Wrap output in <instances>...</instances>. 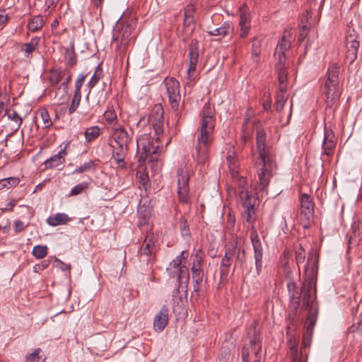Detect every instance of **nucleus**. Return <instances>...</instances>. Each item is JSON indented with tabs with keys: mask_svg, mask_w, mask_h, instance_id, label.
<instances>
[{
	"mask_svg": "<svg viewBox=\"0 0 362 362\" xmlns=\"http://www.w3.org/2000/svg\"><path fill=\"white\" fill-rule=\"evenodd\" d=\"M317 271L318 258L313 251H310L308 254V260L305 266V273L307 279L302 284L300 291L297 288L296 283L293 281H289L287 283L288 291L294 310L296 311L301 306V308L309 310L306 320L307 325L303 332V334L308 337H313L314 327L317 317V310H313L314 300L310 295Z\"/></svg>",
	"mask_w": 362,
	"mask_h": 362,
	"instance_id": "1",
	"label": "nucleus"
},
{
	"mask_svg": "<svg viewBox=\"0 0 362 362\" xmlns=\"http://www.w3.org/2000/svg\"><path fill=\"white\" fill-rule=\"evenodd\" d=\"M317 271L318 258L313 251H310L308 254V260L305 266V273L307 279L302 284L300 291L297 288L296 283L293 281H289L287 283L288 291L294 310L296 311L301 306V308L309 310L306 320L307 325L303 332V334L308 337H313L314 327L317 317V310H313L314 300L310 295Z\"/></svg>",
	"mask_w": 362,
	"mask_h": 362,
	"instance_id": "2",
	"label": "nucleus"
},
{
	"mask_svg": "<svg viewBox=\"0 0 362 362\" xmlns=\"http://www.w3.org/2000/svg\"><path fill=\"white\" fill-rule=\"evenodd\" d=\"M200 134L197 138V160L204 165L209 158V145L214 134L216 118L210 105L206 103L201 112Z\"/></svg>",
	"mask_w": 362,
	"mask_h": 362,
	"instance_id": "3",
	"label": "nucleus"
},
{
	"mask_svg": "<svg viewBox=\"0 0 362 362\" xmlns=\"http://www.w3.org/2000/svg\"><path fill=\"white\" fill-rule=\"evenodd\" d=\"M136 26V18L127 15L122 16L115 23L112 30V45L115 47V52L122 59L126 55L133 40L132 34Z\"/></svg>",
	"mask_w": 362,
	"mask_h": 362,
	"instance_id": "4",
	"label": "nucleus"
},
{
	"mask_svg": "<svg viewBox=\"0 0 362 362\" xmlns=\"http://www.w3.org/2000/svg\"><path fill=\"white\" fill-rule=\"evenodd\" d=\"M266 134L264 129H258L257 130L256 144L259 153V165L262 168L258 172L259 180V187L260 190H264L269 183L272 176V170L274 164L273 160L266 146Z\"/></svg>",
	"mask_w": 362,
	"mask_h": 362,
	"instance_id": "5",
	"label": "nucleus"
},
{
	"mask_svg": "<svg viewBox=\"0 0 362 362\" xmlns=\"http://www.w3.org/2000/svg\"><path fill=\"white\" fill-rule=\"evenodd\" d=\"M111 129L112 139L115 142L112 145V157L119 167H123L125 165L124 158L132 141V135L121 124L115 125Z\"/></svg>",
	"mask_w": 362,
	"mask_h": 362,
	"instance_id": "6",
	"label": "nucleus"
},
{
	"mask_svg": "<svg viewBox=\"0 0 362 362\" xmlns=\"http://www.w3.org/2000/svg\"><path fill=\"white\" fill-rule=\"evenodd\" d=\"M339 68L336 64L329 66L327 71V79L322 87V94L326 104V108H332L341 96L339 85Z\"/></svg>",
	"mask_w": 362,
	"mask_h": 362,
	"instance_id": "7",
	"label": "nucleus"
},
{
	"mask_svg": "<svg viewBox=\"0 0 362 362\" xmlns=\"http://www.w3.org/2000/svg\"><path fill=\"white\" fill-rule=\"evenodd\" d=\"M249 344H245L242 349L243 362H260L262 358V337L257 329V322H253L247 332Z\"/></svg>",
	"mask_w": 362,
	"mask_h": 362,
	"instance_id": "8",
	"label": "nucleus"
},
{
	"mask_svg": "<svg viewBox=\"0 0 362 362\" xmlns=\"http://www.w3.org/2000/svg\"><path fill=\"white\" fill-rule=\"evenodd\" d=\"M178 201L182 204L190 202L189 180V175L186 165H181L177 171Z\"/></svg>",
	"mask_w": 362,
	"mask_h": 362,
	"instance_id": "9",
	"label": "nucleus"
},
{
	"mask_svg": "<svg viewBox=\"0 0 362 362\" xmlns=\"http://www.w3.org/2000/svg\"><path fill=\"white\" fill-rule=\"evenodd\" d=\"M250 238L252 244L255 259V271L252 269L250 273L253 278H257L260 275L263 267V247L262 244L256 230L252 229L250 234Z\"/></svg>",
	"mask_w": 362,
	"mask_h": 362,
	"instance_id": "10",
	"label": "nucleus"
},
{
	"mask_svg": "<svg viewBox=\"0 0 362 362\" xmlns=\"http://www.w3.org/2000/svg\"><path fill=\"white\" fill-rule=\"evenodd\" d=\"M163 108L160 104H156L152 110L149 116V122L155 132L156 141L160 142L163 136Z\"/></svg>",
	"mask_w": 362,
	"mask_h": 362,
	"instance_id": "11",
	"label": "nucleus"
},
{
	"mask_svg": "<svg viewBox=\"0 0 362 362\" xmlns=\"http://www.w3.org/2000/svg\"><path fill=\"white\" fill-rule=\"evenodd\" d=\"M137 148L143 151L144 153L151 154L150 162L154 163L157 161V153L159 146L154 145V141L151 140L150 135L144 134L137 140Z\"/></svg>",
	"mask_w": 362,
	"mask_h": 362,
	"instance_id": "12",
	"label": "nucleus"
},
{
	"mask_svg": "<svg viewBox=\"0 0 362 362\" xmlns=\"http://www.w3.org/2000/svg\"><path fill=\"white\" fill-rule=\"evenodd\" d=\"M168 100L172 109L177 110L180 100V83L174 78L165 80Z\"/></svg>",
	"mask_w": 362,
	"mask_h": 362,
	"instance_id": "13",
	"label": "nucleus"
},
{
	"mask_svg": "<svg viewBox=\"0 0 362 362\" xmlns=\"http://www.w3.org/2000/svg\"><path fill=\"white\" fill-rule=\"evenodd\" d=\"M223 257L231 262L235 258V269L238 265L242 266L245 261V250L243 248L238 247L236 242H233L228 246L225 247V254Z\"/></svg>",
	"mask_w": 362,
	"mask_h": 362,
	"instance_id": "14",
	"label": "nucleus"
},
{
	"mask_svg": "<svg viewBox=\"0 0 362 362\" xmlns=\"http://www.w3.org/2000/svg\"><path fill=\"white\" fill-rule=\"evenodd\" d=\"M155 250V238L153 234H147L138 251V257L141 262L148 264Z\"/></svg>",
	"mask_w": 362,
	"mask_h": 362,
	"instance_id": "15",
	"label": "nucleus"
},
{
	"mask_svg": "<svg viewBox=\"0 0 362 362\" xmlns=\"http://www.w3.org/2000/svg\"><path fill=\"white\" fill-rule=\"evenodd\" d=\"M199 62V42L193 39L189 45V67L187 69L188 77L191 71H194Z\"/></svg>",
	"mask_w": 362,
	"mask_h": 362,
	"instance_id": "16",
	"label": "nucleus"
},
{
	"mask_svg": "<svg viewBox=\"0 0 362 362\" xmlns=\"http://www.w3.org/2000/svg\"><path fill=\"white\" fill-rule=\"evenodd\" d=\"M335 146L336 139L334 134L331 129L325 127L324 130V140L322 143L323 153L328 156H332Z\"/></svg>",
	"mask_w": 362,
	"mask_h": 362,
	"instance_id": "17",
	"label": "nucleus"
},
{
	"mask_svg": "<svg viewBox=\"0 0 362 362\" xmlns=\"http://www.w3.org/2000/svg\"><path fill=\"white\" fill-rule=\"evenodd\" d=\"M346 55L351 62L357 58V52L359 47V42L357 36L355 35H349L346 37Z\"/></svg>",
	"mask_w": 362,
	"mask_h": 362,
	"instance_id": "18",
	"label": "nucleus"
},
{
	"mask_svg": "<svg viewBox=\"0 0 362 362\" xmlns=\"http://www.w3.org/2000/svg\"><path fill=\"white\" fill-rule=\"evenodd\" d=\"M40 41V37L35 36L30 42L21 44L20 50L26 59L33 58V53L38 49Z\"/></svg>",
	"mask_w": 362,
	"mask_h": 362,
	"instance_id": "19",
	"label": "nucleus"
},
{
	"mask_svg": "<svg viewBox=\"0 0 362 362\" xmlns=\"http://www.w3.org/2000/svg\"><path fill=\"white\" fill-rule=\"evenodd\" d=\"M168 322V308L166 305H164L154 318L153 327L156 332H161L165 328Z\"/></svg>",
	"mask_w": 362,
	"mask_h": 362,
	"instance_id": "20",
	"label": "nucleus"
},
{
	"mask_svg": "<svg viewBox=\"0 0 362 362\" xmlns=\"http://www.w3.org/2000/svg\"><path fill=\"white\" fill-rule=\"evenodd\" d=\"M275 71L278 75V90L281 92L287 91L288 71L286 69L281 57L280 61H279V62L275 65Z\"/></svg>",
	"mask_w": 362,
	"mask_h": 362,
	"instance_id": "21",
	"label": "nucleus"
},
{
	"mask_svg": "<svg viewBox=\"0 0 362 362\" xmlns=\"http://www.w3.org/2000/svg\"><path fill=\"white\" fill-rule=\"evenodd\" d=\"M301 216H313L314 204L311 197L308 194H302L300 197Z\"/></svg>",
	"mask_w": 362,
	"mask_h": 362,
	"instance_id": "22",
	"label": "nucleus"
},
{
	"mask_svg": "<svg viewBox=\"0 0 362 362\" xmlns=\"http://www.w3.org/2000/svg\"><path fill=\"white\" fill-rule=\"evenodd\" d=\"M205 255L202 250H196L194 254L191 255V272H204V262Z\"/></svg>",
	"mask_w": 362,
	"mask_h": 362,
	"instance_id": "23",
	"label": "nucleus"
},
{
	"mask_svg": "<svg viewBox=\"0 0 362 362\" xmlns=\"http://www.w3.org/2000/svg\"><path fill=\"white\" fill-rule=\"evenodd\" d=\"M362 232V224L360 221H355L351 226V231L349 234L348 240V246L350 249L353 246H356L361 240V234Z\"/></svg>",
	"mask_w": 362,
	"mask_h": 362,
	"instance_id": "24",
	"label": "nucleus"
},
{
	"mask_svg": "<svg viewBox=\"0 0 362 362\" xmlns=\"http://www.w3.org/2000/svg\"><path fill=\"white\" fill-rule=\"evenodd\" d=\"M204 272L192 273L193 291L191 295L192 298L198 299L200 296V292L202 289V283Z\"/></svg>",
	"mask_w": 362,
	"mask_h": 362,
	"instance_id": "25",
	"label": "nucleus"
},
{
	"mask_svg": "<svg viewBox=\"0 0 362 362\" xmlns=\"http://www.w3.org/2000/svg\"><path fill=\"white\" fill-rule=\"evenodd\" d=\"M233 28L230 22H225L221 27L209 30L207 33L210 36H220L221 37L231 36Z\"/></svg>",
	"mask_w": 362,
	"mask_h": 362,
	"instance_id": "26",
	"label": "nucleus"
},
{
	"mask_svg": "<svg viewBox=\"0 0 362 362\" xmlns=\"http://www.w3.org/2000/svg\"><path fill=\"white\" fill-rule=\"evenodd\" d=\"M64 59L66 64L70 67L77 64V55L75 52L74 42H71L69 46L65 49Z\"/></svg>",
	"mask_w": 362,
	"mask_h": 362,
	"instance_id": "27",
	"label": "nucleus"
},
{
	"mask_svg": "<svg viewBox=\"0 0 362 362\" xmlns=\"http://www.w3.org/2000/svg\"><path fill=\"white\" fill-rule=\"evenodd\" d=\"M232 262L226 258L222 257L220 264V282L219 284H226L228 281V276L230 272V269L232 265Z\"/></svg>",
	"mask_w": 362,
	"mask_h": 362,
	"instance_id": "28",
	"label": "nucleus"
},
{
	"mask_svg": "<svg viewBox=\"0 0 362 362\" xmlns=\"http://www.w3.org/2000/svg\"><path fill=\"white\" fill-rule=\"evenodd\" d=\"M4 115H7L8 119L13 122L12 130L13 132L18 131L23 122L22 117L13 109L6 110L3 116Z\"/></svg>",
	"mask_w": 362,
	"mask_h": 362,
	"instance_id": "29",
	"label": "nucleus"
},
{
	"mask_svg": "<svg viewBox=\"0 0 362 362\" xmlns=\"http://www.w3.org/2000/svg\"><path fill=\"white\" fill-rule=\"evenodd\" d=\"M71 218L64 213H57L54 216H49L47 218V223L51 226H57L59 225L66 224Z\"/></svg>",
	"mask_w": 362,
	"mask_h": 362,
	"instance_id": "30",
	"label": "nucleus"
},
{
	"mask_svg": "<svg viewBox=\"0 0 362 362\" xmlns=\"http://www.w3.org/2000/svg\"><path fill=\"white\" fill-rule=\"evenodd\" d=\"M288 346L290 350V357L292 362H303L301 360L302 354L298 353V342L296 338H290L288 340Z\"/></svg>",
	"mask_w": 362,
	"mask_h": 362,
	"instance_id": "31",
	"label": "nucleus"
},
{
	"mask_svg": "<svg viewBox=\"0 0 362 362\" xmlns=\"http://www.w3.org/2000/svg\"><path fill=\"white\" fill-rule=\"evenodd\" d=\"M188 257V252L187 251H182L180 255L177 256L175 259H173L169 264L168 267L166 269L168 273L169 272H173L176 270L177 269H180L182 267L181 266L182 263L187 259Z\"/></svg>",
	"mask_w": 362,
	"mask_h": 362,
	"instance_id": "32",
	"label": "nucleus"
},
{
	"mask_svg": "<svg viewBox=\"0 0 362 362\" xmlns=\"http://www.w3.org/2000/svg\"><path fill=\"white\" fill-rule=\"evenodd\" d=\"M239 197L245 209H252L255 207L257 199L250 194L247 190H240Z\"/></svg>",
	"mask_w": 362,
	"mask_h": 362,
	"instance_id": "33",
	"label": "nucleus"
},
{
	"mask_svg": "<svg viewBox=\"0 0 362 362\" xmlns=\"http://www.w3.org/2000/svg\"><path fill=\"white\" fill-rule=\"evenodd\" d=\"M46 356L40 348L35 349L25 356V362H45Z\"/></svg>",
	"mask_w": 362,
	"mask_h": 362,
	"instance_id": "34",
	"label": "nucleus"
},
{
	"mask_svg": "<svg viewBox=\"0 0 362 362\" xmlns=\"http://www.w3.org/2000/svg\"><path fill=\"white\" fill-rule=\"evenodd\" d=\"M291 47V42L286 39V35L281 37V41L278 43L276 49V53H278L279 61H280V56L281 61L285 59V52L287 51Z\"/></svg>",
	"mask_w": 362,
	"mask_h": 362,
	"instance_id": "35",
	"label": "nucleus"
},
{
	"mask_svg": "<svg viewBox=\"0 0 362 362\" xmlns=\"http://www.w3.org/2000/svg\"><path fill=\"white\" fill-rule=\"evenodd\" d=\"M275 99V110L276 112H281L288 99L286 91L281 92L280 90H278V92L276 94Z\"/></svg>",
	"mask_w": 362,
	"mask_h": 362,
	"instance_id": "36",
	"label": "nucleus"
},
{
	"mask_svg": "<svg viewBox=\"0 0 362 362\" xmlns=\"http://www.w3.org/2000/svg\"><path fill=\"white\" fill-rule=\"evenodd\" d=\"M44 23L42 16H35L29 21L28 28L30 32L35 33L39 30L43 26Z\"/></svg>",
	"mask_w": 362,
	"mask_h": 362,
	"instance_id": "37",
	"label": "nucleus"
},
{
	"mask_svg": "<svg viewBox=\"0 0 362 362\" xmlns=\"http://www.w3.org/2000/svg\"><path fill=\"white\" fill-rule=\"evenodd\" d=\"M186 272H187V276H186V279H187V282H188L189 281V275L187 272V268L186 266H184L182 265V267L180 268V269H177L175 271H173V272H169L168 275L171 277V278H175L176 279V283L177 284V289L179 288L181 283H182V274Z\"/></svg>",
	"mask_w": 362,
	"mask_h": 362,
	"instance_id": "38",
	"label": "nucleus"
},
{
	"mask_svg": "<svg viewBox=\"0 0 362 362\" xmlns=\"http://www.w3.org/2000/svg\"><path fill=\"white\" fill-rule=\"evenodd\" d=\"M65 162V158H61L57 153L51 156L44 163L45 168H53L57 167Z\"/></svg>",
	"mask_w": 362,
	"mask_h": 362,
	"instance_id": "39",
	"label": "nucleus"
},
{
	"mask_svg": "<svg viewBox=\"0 0 362 362\" xmlns=\"http://www.w3.org/2000/svg\"><path fill=\"white\" fill-rule=\"evenodd\" d=\"M100 132V129L98 126L87 128L84 132L85 139L88 142H90L99 136Z\"/></svg>",
	"mask_w": 362,
	"mask_h": 362,
	"instance_id": "40",
	"label": "nucleus"
},
{
	"mask_svg": "<svg viewBox=\"0 0 362 362\" xmlns=\"http://www.w3.org/2000/svg\"><path fill=\"white\" fill-rule=\"evenodd\" d=\"M37 114L40 115L44 128H49L53 124V120L52 119L48 110L45 108H40L37 111Z\"/></svg>",
	"mask_w": 362,
	"mask_h": 362,
	"instance_id": "41",
	"label": "nucleus"
},
{
	"mask_svg": "<svg viewBox=\"0 0 362 362\" xmlns=\"http://www.w3.org/2000/svg\"><path fill=\"white\" fill-rule=\"evenodd\" d=\"M96 165H97V163H96L95 160H89V161L85 163L83 165H81L77 167L73 171V174L82 173L86 171L93 170V169H95Z\"/></svg>",
	"mask_w": 362,
	"mask_h": 362,
	"instance_id": "42",
	"label": "nucleus"
},
{
	"mask_svg": "<svg viewBox=\"0 0 362 362\" xmlns=\"http://www.w3.org/2000/svg\"><path fill=\"white\" fill-rule=\"evenodd\" d=\"M179 228L182 237H190V230L187 219L181 217L179 221Z\"/></svg>",
	"mask_w": 362,
	"mask_h": 362,
	"instance_id": "43",
	"label": "nucleus"
},
{
	"mask_svg": "<svg viewBox=\"0 0 362 362\" xmlns=\"http://www.w3.org/2000/svg\"><path fill=\"white\" fill-rule=\"evenodd\" d=\"M102 69L100 68V66H98L94 74L92 76L90 80L88 81L87 86L90 89L93 88L99 81V80L102 78Z\"/></svg>",
	"mask_w": 362,
	"mask_h": 362,
	"instance_id": "44",
	"label": "nucleus"
},
{
	"mask_svg": "<svg viewBox=\"0 0 362 362\" xmlns=\"http://www.w3.org/2000/svg\"><path fill=\"white\" fill-rule=\"evenodd\" d=\"M47 254V247L45 245H36L33 247V255L37 259L44 258Z\"/></svg>",
	"mask_w": 362,
	"mask_h": 362,
	"instance_id": "45",
	"label": "nucleus"
},
{
	"mask_svg": "<svg viewBox=\"0 0 362 362\" xmlns=\"http://www.w3.org/2000/svg\"><path fill=\"white\" fill-rule=\"evenodd\" d=\"M104 117L110 125L117 123V114L112 108H108L104 113Z\"/></svg>",
	"mask_w": 362,
	"mask_h": 362,
	"instance_id": "46",
	"label": "nucleus"
},
{
	"mask_svg": "<svg viewBox=\"0 0 362 362\" xmlns=\"http://www.w3.org/2000/svg\"><path fill=\"white\" fill-rule=\"evenodd\" d=\"M88 183L83 182L74 186L69 192V196H76L82 193L88 187Z\"/></svg>",
	"mask_w": 362,
	"mask_h": 362,
	"instance_id": "47",
	"label": "nucleus"
},
{
	"mask_svg": "<svg viewBox=\"0 0 362 362\" xmlns=\"http://www.w3.org/2000/svg\"><path fill=\"white\" fill-rule=\"evenodd\" d=\"M86 76H87L86 74H79L78 76V77L75 81V90H74V94L81 95V89L85 82Z\"/></svg>",
	"mask_w": 362,
	"mask_h": 362,
	"instance_id": "48",
	"label": "nucleus"
},
{
	"mask_svg": "<svg viewBox=\"0 0 362 362\" xmlns=\"http://www.w3.org/2000/svg\"><path fill=\"white\" fill-rule=\"evenodd\" d=\"M81 100V95L74 94L71 104L69 108V115H72L78 109Z\"/></svg>",
	"mask_w": 362,
	"mask_h": 362,
	"instance_id": "49",
	"label": "nucleus"
},
{
	"mask_svg": "<svg viewBox=\"0 0 362 362\" xmlns=\"http://www.w3.org/2000/svg\"><path fill=\"white\" fill-rule=\"evenodd\" d=\"M309 33V26L308 25H303L300 27L298 35V42L302 43L307 38Z\"/></svg>",
	"mask_w": 362,
	"mask_h": 362,
	"instance_id": "50",
	"label": "nucleus"
},
{
	"mask_svg": "<svg viewBox=\"0 0 362 362\" xmlns=\"http://www.w3.org/2000/svg\"><path fill=\"white\" fill-rule=\"evenodd\" d=\"M60 75H66L64 80L62 81V86H64L65 89H67L68 84L71 80L72 74L69 69H65L61 71Z\"/></svg>",
	"mask_w": 362,
	"mask_h": 362,
	"instance_id": "51",
	"label": "nucleus"
},
{
	"mask_svg": "<svg viewBox=\"0 0 362 362\" xmlns=\"http://www.w3.org/2000/svg\"><path fill=\"white\" fill-rule=\"evenodd\" d=\"M305 259V252L302 247L296 250V261L298 265L303 263Z\"/></svg>",
	"mask_w": 362,
	"mask_h": 362,
	"instance_id": "52",
	"label": "nucleus"
},
{
	"mask_svg": "<svg viewBox=\"0 0 362 362\" xmlns=\"http://www.w3.org/2000/svg\"><path fill=\"white\" fill-rule=\"evenodd\" d=\"M248 119H245L243 124V139L244 142H245L247 139H249L251 136V132L250 130L247 129V125Z\"/></svg>",
	"mask_w": 362,
	"mask_h": 362,
	"instance_id": "53",
	"label": "nucleus"
},
{
	"mask_svg": "<svg viewBox=\"0 0 362 362\" xmlns=\"http://www.w3.org/2000/svg\"><path fill=\"white\" fill-rule=\"evenodd\" d=\"M245 213L246 214V221L248 223H252L255 220V208L253 207L252 209H245Z\"/></svg>",
	"mask_w": 362,
	"mask_h": 362,
	"instance_id": "54",
	"label": "nucleus"
},
{
	"mask_svg": "<svg viewBox=\"0 0 362 362\" xmlns=\"http://www.w3.org/2000/svg\"><path fill=\"white\" fill-rule=\"evenodd\" d=\"M49 264H50V260L49 259H44L40 263L37 264L34 267V270L36 272H40V271H43L44 269H45L46 268L48 267Z\"/></svg>",
	"mask_w": 362,
	"mask_h": 362,
	"instance_id": "55",
	"label": "nucleus"
},
{
	"mask_svg": "<svg viewBox=\"0 0 362 362\" xmlns=\"http://www.w3.org/2000/svg\"><path fill=\"white\" fill-rule=\"evenodd\" d=\"M195 7L193 4H189L185 9V18H194Z\"/></svg>",
	"mask_w": 362,
	"mask_h": 362,
	"instance_id": "56",
	"label": "nucleus"
},
{
	"mask_svg": "<svg viewBox=\"0 0 362 362\" xmlns=\"http://www.w3.org/2000/svg\"><path fill=\"white\" fill-rule=\"evenodd\" d=\"M55 262L57 263V266L59 268H60V269H62L63 272L69 271L71 268V264H66L57 258L55 259Z\"/></svg>",
	"mask_w": 362,
	"mask_h": 362,
	"instance_id": "57",
	"label": "nucleus"
},
{
	"mask_svg": "<svg viewBox=\"0 0 362 362\" xmlns=\"http://www.w3.org/2000/svg\"><path fill=\"white\" fill-rule=\"evenodd\" d=\"M27 226L28 224L25 225L24 223L20 220L16 221L14 223L15 232L18 233L23 231Z\"/></svg>",
	"mask_w": 362,
	"mask_h": 362,
	"instance_id": "58",
	"label": "nucleus"
},
{
	"mask_svg": "<svg viewBox=\"0 0 362 362\" xmlns=\"http://www.w3.org/2000/svg\"><path fill=\"white\" fill-rule=\"evenodd\" d=\"M313 216H300V223L305 228H308L310 226Z\"/></svg>",
	"mask_w": 362,
	"mask_h": 362,
	"instance_id": "59",
	"label": "nucleus"
},
{
	"mask_svg": "<svg viewBox=\"0 0 362 362\" xmlns=\"http://www.w3.org/2000/svg\"><path fill=\"white\" fill-rule=\"evenodd\" d=\"M239 25L240 27V37L244 38V37H247L249 30H250V23L244 24V25Z\"/></svg>",
	"mask_w": 362,
	"mask_h": 362,
	"instance_id": "60",
	"label": "nucleus"
},
{
	"mask_svg": "<svg viewBox=\"0 0 362 362\" xmlns=\"http://www.w3.org/2000/svg\"><path fill=\"white\" fill-rule=\"evenodd\" d=\"M310 17V11L309 10H306L302 15L300 25H307Z\"/></svg>",
	"mask_w": 362,
	"mask_h": 362,
	"instance_id": "61",
	"label": "nucleus"
},
{
	"mask_svg": "<svg viewBox=\"0 0 362 362\" xmlns=\"http://www.w3.org/2000/svg\"><path fill=\"white\" fill-rule=\"evenodd\" d=\"M9 19V17L7 13H6L5 10L0 11V25H5Z\"/></svg>",
	"mask_w": 362,
	"mask_h": 362,
	"instance_id": "62",
	"label": "nucleus"
},
{
	"mask_svg": "<svg viewBox=\"0 0 362 362\" xmlns=\"http://www.w3.org/2000/svg\"><path fill=\"white\" fill-rule=\"evenodd\" d=\"M16 203H17L16 200L12 199L11 201H10L8 203L6 204L5 208L1 209L2 211L5 212V211H13L14 206L16 205Z\"/></svg>",
	"mask_w": 362,
	"mask_h": 362,
	"instance_id": "63",
	"label": "nucleus"
},
{
	"mask_svg": "<svg viewBox=\"0 0 362 362\" xmlns=\"http://www.w3.org/2000/svg\"><path fill=\"white\" fill-rule=\"evenodd\" d=\"M148 158H149V159L151 158V154L144 153L143 151H141V152L138 158V161H139V164L143 165Z\"/></svg>",
	"mask_w": 362,
	"mask_h": 362,
	"instance_id": "64",
	"label": "nucleus"
}]
</instances>
